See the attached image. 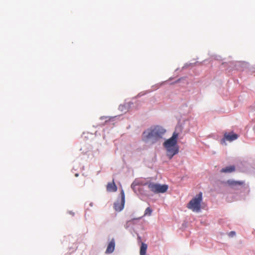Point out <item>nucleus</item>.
Instances as JSON below:
<instances>
[{
	"mask_svg": "<svg viewBox=\"0 0 255 255\" xmlns=\"http://www.w3.org/2000/svg\"><path fill=\"white\" fill-rule=\"evenodd\" d=\"M238 135L236 133H234L233 132L225 133L224 134V138L221 140V143H223L225 142L226 140L229 141H232L238 138Z\"/></svg>",
	"mask_w": 255,
	"mask_h": 255,
	"instance_id": "nucleus-6",
	"label": "nucleus"
},
{
	"mask_svg": "<svg viewBox=\"0 0 255 255\" xmlns=\"http://www.w3.org/2000/svg\"><path fill=\"white\" fill-rule=\"evenodd\" d=\"M147 248V245L142 243L140 249V255H145Z\"/></svg>",
	"mask_w": 255,
	"mask_h": 255,
	"instance_id": "nucleus-10",
	"label": "nucleus"
},
{
	"mask_svg": "<svg viewBox=\"0 0 255 255\" xmlns=\"http://www.w3.org/2000/svg\"><path fill=\"white\" fill-rule=\"evenodd\" d=\"M134 183H135V182L132 183V184L131 186H132Z\"/></svg>",
	"mask_w": 255,
	"mask_h": 255,
	"instance_id": "nucleus-14",
	"label": "nucleus"
},
{
	"mask_svg": "<svg viewBox=\"0 0 255 255\" xmlns=\"http://www.w3.org/2000/svg\"><path fill=\"white\" fill-rule=\"evenodd\" d=\"M152 213V209L150 207H148L145 209V210L144 211V216H150L151 215Z\"/></svg>",
	"mask_w": 255,
	"mask_h": 255,
	"instance_id": "nucleus-12",
	"label": "nucleus"
},
{
	"mask_svg": "<svg viewBox=\"0 0 255 255\" xmlns=\"http://www.w3.org/2000/svg\"><path fill=\"white\" fill-rule=\"evenodd\" d=\"M235 235H236V233L234 231H231L229 234V236L231 237H234V236H235Z\"/></svg>",
	"mask_w": 255,
	"mask_h": 255,
	"instance_id": "nucleus-13",
	"label": "nucleus"
},
{
	"mask_svg": "<svg viewBox=\"0 0 255 255\" xmlns=\"http://www.w3.org/2000/svg\"><path fill=\"white\" fill-rule=\"evenodd\" d=\"M115 247V240L113 239L108 245L106 253L107 254H110L114 252Z\"/></svg>",
	"mask_w": 255,
	"mask_h": 255,
	"instance_id": "nucleus-8",
	"label": "nucleus"
},
{
	"mask_svg": "<svg viewBox=\"0 0 255 255\" xmlns=\"http://www.w3.org/2000/svg\"><path fill=\"white\" fill-rule=\"evenodd\" d=\"M202 202V193L200 192L187 204V207L193 212H199L201 210V204Z\"/></svg>",
	"mask_w": 255,
	"mask_h": 255,
	"instance_id": "nucleus-3",
	"label": "nucleus"
},
{
	"mask_svg": "<svg viewBox=\"0 0 255 255\" xmlns=\"http://www.w3.org/2000/svg\"><path fill=\"white\" fill-rule=\"evenodd\" d=\"M165 132L166 130L161 126L151 127L143 132L142 140L154 144L163 138Z\"/></svg>",
	"mask_w": 255,
	"mask_h": 255,
	"instance_id": "nucleus-1",
	"label": "nucleus"
},
{
	"mask_svg": "<svg viewBox=\"0 0 255 255\" xmlns=\"http://www.w3.org/2000/svg\"><path fill=\"white\" fill-rule=\"evenodd\" d=\"M107 190L108 192H116L117 190V187L114 179H113L112 182L108 183L107 185Z\"/></svg>",
	"mask_w": 255,
	"mask_h": 255,
	"instance_id": "nucleus-7",
	"label": "nucleus"
},
{
	"mask_svg": "<svg viewBox=\"0 0 255 255\" xmlns=\"http://www.w3.org/2000/svg\"><path fill=\"white\" fill-rule=\"evenodd\" d=\"M235 170V166H230L226 167L225 168H222L221 170V172H224V173H230L234 171Z\"/></svg>",
	"mask_w": 255,
	"mask_h": 255,
	"instance_id": "nucleus-9",
	"label": "nucleus"
},
{
	"mask_svg": "<svg viewBox=\"0 0 255 255\" xmlns=\"http://www.w3.org/2000/svg\"><path fill=\"white\" fill-rule=\"evenodd\" d=\"M228 182L229 184L231 185H241L244 184V182H243V181H233V180H229Z\"/></svg>",
	"mask_w": 255,
	"mask_h": 255,
	"instance_id": "nucleus-11",
	"label": "nucleus"
},
{
	"mask_svg": "<svg viewBox=\"0 0 255 255\" xmlns=\"http://www.w3.org/2000/svg\"><path fill=\"white\" fill-rule=\"evenodd\" d=\"M178 137V133L174 132L172 136L163 143V146L166 150L167 156L170 159L179 152V147L177 145Z\"/></svg>",
	"mask_w": 255,
	"mask_h": 255,
	"instance_id": "nucleus-2",
	"label": "nucleus"
},
{
	"mask_svg": "<svg viewBox=\"0 0 255 255\" xmlns=\"http://www.w3.org/2000/svg\"><path fill=\"white\" fill-rule=\"evenodd\" d=\"M121 201L120 202H117L114 204V209L117 211H122L125 205V195L123 190H122L121 193Z\"/></svg>",
	"mask_w": 255,
	"mask_h": 255,
	"instance_id": "nucleus-5",
	"label": "nucleus"
},
{
	"mask_svg": "<svg viewBox=\"0 0 255 255\" xmlns=\"http://www.w3.org/2000/svg\"><path fill=\"white\" fill-rule=\"evenodd\" d=\"M143 185H147L149 190L155 194L165 193L168 188L167 185H160L154 182H147Z\"/></svg>",
	"mask_w": 255,
	"mask_h": 255,
	"instance_id": "nucleus-4",
	"label": "nucleus"
}]
</instances>
